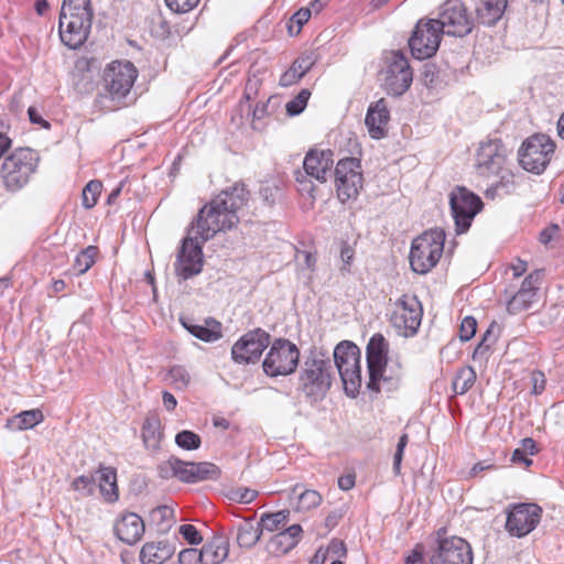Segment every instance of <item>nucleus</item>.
Instances as JSON below:
<instances>
[{
  "instance_id": "1",
  "label": "nucleus",
  "mask_w": 564,
  "mask_h": 564,
  "mask_svg": "<svg viewBox=\"0 0 564 564\" xmlns=\"http://www.w3.org/2000/svg\"><path fill=\"white\" fill-rule=\"evenodd\" d=\"M250 199V192L242 182H236L223 189L208 204L204 205L192 224L191 232L205 242L217 232L230 230L239 223L238 213Z\"/></svg>"
},
{
  "instance_id": "2",
  "label": "nucleus",
  "mask_w": 564,
  "mask_h": 564,
  "mask_svg": "<svg viewBox=\"0 0 564 564\" xmlns=\"http://www.w3.org/2000/svg\"><path fill=\"white\" fill-rule=\"evenodd\" d=\"M94 11L90 0H64L59 13V37L69 48L80 47L88 39Z\"/></svg>"
},
{
  "instance_id": "3",
  "label": "nucleus",
  "mask_w": 564,
  "mask_h": 564,
  "mask_svg": "<svg viewBox=\"0 0 564 564\" xmlns=\"http://www.w3.org/2000/svg\"><path fill=\"white\" fill-rule=\"evenodd\" d=\"M446 234L441 228L423 231L412 240L409 261L411 269L420 274L430 272L441 260Z\"/></svg>"
},
{
  "instance_id": "4",
  "label": "nucleus",
  "mask_w": 564,
  "mask_h": 564,
  "mask_svg": "<svg viewBox=\"0 0 564 564\" xmlns=\"http://www.w3.org/2000/svg\"><path fill=\"white\" fill-rule=\"evenodd\" d=\"M35 153L28 148H19L4 158L0 166V178L8 192L22 189L36 170Z\"/></svg>"
},
{
  "instance_id": "5",
  "label": "nucleus",
  "mask_w": 564,
  "mask_h": 564,
  "mask_svg": "<svg viewBox=\"0 0 564 564\" xmlns=\"http://www.w3.org/2000/svg\"><path fill=\"white\" fill-rule=\"evenodd\" d=\"M556 150L555 141L545 133H533L525 138L518 150L520 166L532 174H542L551 163Z\"/></svg>"
},
{
  "instance_id": "6",
  "label": "nucleus",
  "mask_w": 564,
  "mask_h": 564,
  "mask_svg": "<svg viewBox=\"0 0 564 564\" xmlns=\"http://www.w3.org/2000/svg\"><path fill=\"white\" fill-rule=\"evenodd\" d=\"M333 366L330 360L306 358L299 377L300 391L312 401L325 398L332 386Z\"/></svg>"
},
{
  "instance_id": "7",
  "label": "nucleus",
  "mask_w": 564,
  "mask_h": 564,
  "mask_svg": "<svg viewBox=\"0 0 564 564\" xmlns=\"http://www.w3.org/2000/svg\"><path fill=\"white\" fill-rule=\"evenodd\" d=\"M334 359L346 393L355 397L361 386L360 350L355 344L343 341L335 347Z\"/></svg>"
},
{
  "instance_id": "8",
  "label": "nucleus",
  "mask_w": 564,
  "mask_h": 564,
  "mask_svg": "<svg viewBox=\"0 0 564 564\" xmlns=\"http://www.w3.org/2000/svg\"><path fill=\"white\" fill-rule=\"evenodd\" d=\"M335 189L341 203L356 200L364 187L361 162L357 158L340 159L335 166Z\"/></svg>"
},
{
  "instance_id": "9",
  "label": "nucleus",
  "mask_w": 564,
  "mask_h": 564,
  "mask_svg": "<svg viewBox=\"0 0 564 564\" xmlns=\"http://www.w3.org/2000/svg\"><path fill=\"white\" fill-rule=\"evenodd\" d=\"M300 349L285 338L275 339L262 362L263 371L269 377L289 376L299 365Z\"/></svg>"
},
{
  "instance_id": "10",
  "label": "nucleus",
  "mask_w": 564,
  "mask_h": 564,
  "mask_svg": "<svg viewBox=\"0 0 564 564\" xmlns=\"http://www.w3.org/2000/svg\"><path fill=\"white\" fill-rule=\"evenodd\" d=\"M138 77L137 67L129 61H113L102 72V86L109 97L124 98L133 87Z\"/></svg>"
},
{
  "instance_id": "11",
  "label": "nucleus",
  "mask_w": 564,
  "mask_h": 564,
  "mask_svg": "<svg viewBox=\"0 0 564 564\" xmlns=\"http://www.w3.org/2000/svg\"><path fill=\"white\" fill-rule=\"evenodd\" d=\"M443 34L445 32L436 20H419L409 39V46L413 57L422 61L434 56L440 47Z\"/></svg>"
},
{
  "instance_id": "12",
  "label": "nucleus",
  "mask_w": 564,
  "mask_h": 564,
  "mask_svg": "<svg viewBox=\"0 0 564 564\" xmlns=\"http://www.w3.org/2000/svg\"><path fill=\"white\" fill-rule=\"evenodd\" d=\"M449 205L458 235L470 228L475 216L484 207L480 197L464 186H456L451 192Z\"/></svg>"
},
{
  "instance_id": "13",
  "label": "nucleus",
  "mask_w": 564,
  "mask_h": 564,
  "mask_svg": "<svg viewBox=\"0 0 564 564\" xmlns=\"http://www.w3.org/2000/svg\"><path fill=\"white\" fill-rule=\"evenodd\" d=\"M387 67L383 70V85L388 94L400 96L411 86L413 72L409 59L400 51H392L386 57Z\"/></svg>"
},
{
  "instance_id": "14",
  "label": "nucleus",
  "mask_w": 564,
  "mask_h": 564,
  "mask_svg": "<svg viewBox=\"0 0 564 564\" xmlns=\"http://www.w3.org/2000/svg\"><path fill=\"white\" fill-rule=\"evenodd\" d=\"M423 310L415 295L403 294L393 305L392 326L403 336H412L421 325Z\"/></svg>"
},
{
  "instance_id": "15",
  "label": "nucleus",
  "mask_w": 564,
  "mask_h": 564,
  "mask_svg": "<svg viewBox=\"0 0 564 564\" xmlns=\"http://www.w3.org/2000/svg\"><path fill=\"white\" fill-rule=\"evenodd\" d=\"M200 239L196 234L188 231V236L182 240L174 263L175 274L182 280H188L203 270L204 256Z\"/></svg>"
},
{
  "instance_id": "16",
  "label": "nucleus",
  "mask_w": 564,
  "mask_h": 564,
  "mask_svg": "<svg viewBox=\"0 0 564 564\" xmlns=\"http://www.w3.org/2000/svg\"><path fill=\"white\" fill-rule=\"evenodd\" d=\"M270 339V334L261 328L247 332L232 345V360L239 365L256 364L269 347Z\"/></svg>"
},
{
  "instance_id": "17",
  "label": "nucleus",
  "mask_w": 564,
  "mask_h": 564,
  "mask_svg": "<svg viewBox=\"0 0 564 564\" xmlns=\"http://www.w3.org/2000/svg\"><path fill=\"white\" fill-rule=\"evenodd\" d=\"M435 20L447 35L465 36L473 30V20L459 0H447L441 7L440 18Z\"/></svg>"
},
{
  "instance_id": "18",
  "label": "nucleus",
  "mask_w": 564,
  "mask_h": 564,
  "mask_svg": "<svg viewBox=\"0 0 564 564\" xmlns=\"http://www.w3.org/2000/svg\"><path fill=\"white\" fill-rule=\"evenodd\" d=\"M506 159L507 150L501 140L481 142L476 152V172L486 178L496 176L503 169Z\"/></svg>"
},
{
  "instance_id": "19",
  "label": "nucleus",
  "mask_w": 564,
  "mask_h": 564,
  "mask_svg": "<svg viewBox=\"0 0 564 564\" xmlns=\"http://www.w3.org/2000/svg\"><path fill=\"white\" fill-rule=\"evenodd\" d=\"M434 564H473L469 543L459 536H441L437 532V549L432 557Z\"/></svg>"
},
{
  "instance_id": "20",
  "label": "nucleus",
  "mask_w": 564,
  "mask_h": 564,
  "mask_svg": "<svg viewBox=\"0 0 564 564\" xmlns=\"http://www.w3.org/2000/svg\"><path fill=\"white\" fill-rule=\"evenodd\" d=\"M542 509L535 503H518L507 512L506 530L517 538H523L539 524Z\"/></svg>"
},
{
  "instance_id": "21",
  "label": "nucleus",
  "mask_w": 564,
  "mask_h": 564,
  "mask_svg": "<svg viewBox=\"0 0 564 564\" xmlns=\"http://www.w3.org/2000/svg\"><path fill=\"white\" fill-rule=\"evenodd\" d=\"M389 343L382 334H375L367 345L368 388L380 391V382L388 365Z\"/></svg>"
},
{
  "instance_id": "22",
  "label": "nucleus",
  "mask_w": 564,
  "mask_h": 564,
  "mask_svg": "<svg viewBox=\"0 0 564 564\" xmlns=\"http://www.w3.org/2000/svg\"><path fill=\"white\" fill-rule=\"evenodd\" d=\"M542 276V271L535 270L524 278L519 291L507 303L509 313L518 314L531 307L536 300Z\"/></svg>"
},
{
  "instance_id": "23",
  "label": "nucleus",
  "mask_w": 564,
  "mask_h": 564,
  "mask_svg": "<svg viewBox=\"0 0 564 564\" xmlns=\"http://www.w3.org/2000/svg\"><path fill=\"white\" fill-rule=\"evenodd\" d=\"M333 163L334 153L332 150L311 149L304 158L303 169L307 176L319 183H325Z\"/></svg>"
},
{
  "instance_id": "24",
  "label": "nucleus",
  "mask_w": 564,
  "mask_h": 564,
  "mask_svg": "<svg viewBox=\"0 0 564 564\" xmlns=\"http://www.w3.org/2000/svg\"><path fill=\"white\" fill-rule=\"evenodd\" d=\"M113 531L120 541L133 545L142 539L145 524L139 514L134 512H123L116 520Z\"/></svg>"
},
{
  "instance_id": "25",
  "label": "nucleus",
  "mask_w": 564,
  "mask_h": 564,
  "mask_svg": "<svg viewBox=\"0 0 564 564\" xmlns=\"http://www.w3.org/2000/svg\"><path fill=\"white\" fill-rule=\"evenodd\" d=\"M389 120L390 112L383 98L371 104L365 119L370 137L373 139L384 138Z\"/></svg>"
},
{
  "instance_id": "26",
  "label": "nucleus",
  "mask_w": 564,
  "mask_h": 564,
  "mask_svg": "<svg viewBox=\"0 0 564 564\" xmlns=\"http://www.w3.org/2000/svg\"><path fill=\"white\" fill-rule=\"evenodd\" d=\"M302 532L303 530L300 524L290 525L269 540L268 552L273 556L285 555L299 544Z\"/></svg>"
},
{
  "instance_id": "27",
  "label": "nucleus",
  "mask_w": 564,
  "mask_h": 564,
  "mask_svg": "<svg viewBox=\"0 0 564 564\" xmlns=\"http://www.w3.org/2000/svg\"><path fill=\"white\" fill-rule=\"evenodd\" d=\"M180 321L189 334L203 341L214 343L223 337V325L215 318H206L203 324H195L186 318Z\"/></svg>"
},
{
  "instance_id": "28",
  "label": "nucleus",
  "mask_w": 564,
  "mask_h": 564,
  "mask_svg": "<svg viewBox=\"0 0 564 564\" xmlns=\"http://www.w3.org/2000/svg\"><path fill=\"white\" fill-rule=\"evenodd\" d=\"M174 552V545L167 541H150L141 547L139 558L142 564H163Z\"/></svg>"
},
{
  "instance_id": "29",
  "label": "nucleus",
  "mask_w": 564,
  "mask_h": 564,
  "mask_svg": "<svg viewBox=\"0 0 564 564\" xmlns=\"http://www.w3.org/2000/svg\"><path fill=\"white\" fill-rule=\"evenodd\" d=\"M229 553V543L223 536H214L200 549V564H220Z\"/></svg>"
},
{
  "instance_id": "30",
  "label": "nucleus",
  "mask_w": 564,
  "mask_h": 564,
  "mask_svg": "<svg viewBox=\"0 0 564 564\" xmlns=\"http://www.w3.org/2000/svg\"><path fill=\"white\" fill-rule=\"evenodd\" d=\"M97 474L98 486L102 498L107 502H116L119 499L116 468L100 466L97 470Z\"/></svg>"
},
{
  "instance_id": "31",
  "label": "nucleus",
  "mask_w": 564,
  "mask_h": 564,
  "mask_svg": "<svg viewBox=\"0 0 564 564\" xmlns=\"http://www.w3.org/2000/svg\"><path fill=\"white\" fill-rule=\"evenodd\" d=\"M314 61L310 55L297 57L291 66L280 76L279 85L290 87L299 83L305 74L312 68Z\"/></svg>"
},
{
  "instance_id": "32",
  "label": "nucleus",
  "mask_w": 564,
  "mask_h": 564,
  "mask_svg": "<svg viewBox=\"0 0 564 564\" xmlns=\"http://www.w3.org/2000/svg\"><path fill=\"white\" fill-rule=\"evenodd\" d=\"M507 0H479L476 17L484 25H494L502 17Z\"/></svg>"
},
{
  "instance_id": "33",
  "label": "nucleus",
  "mask_w": 564,
  "mask_h": 564,
  "mask_svg": "<svg viewBox=\"0 0 564 564\" xmlns=\"http://www.w3.org/2000/svg\"><path fill=\"white\" fill-rule=\"evenodd\" d=\"M141 436L147 448H159L163 438V429L159 415L151 414L145 417L142 425Z\"/></svg>"
},
{
  "instance_id": "34",
  "label": "nucleus",
  "mask_w": 564,
  "mask_h": 564,
  "mask_svg": "<svg viewBox=\"0 0 564 564\" xmlns=\"http://www.w3.org/2000/svg\"><path fill=\"white\" fill-rule=\"evenodd\" d=\"M263 532L261 525L254 524L252 520H246L238 528L237 542L239 546L250 549L258 543Z\"/></svg>"
},
{
  "instance_id": "35",
  "label": "nucleus",
  "mask_w": 564,
  "mask_h": 564,
  "mask_svg": "<svg viewBox=\"0 0 564 564\" xmlns=\"http://www.w3.org/2000/svg\"><path fill=\"white\" fill-rule=\"evenodd\" d=\"M191 469L193 482L216 480L221 475L220 468L209 462L192 463Z\"/></svg>"
},
{
  "instance_id": "36",
  "label": "nucleus",
  "mask_w": 564,
  "mask_h": 564,
  "mask_svg": "<svg viewBox=\"0 0 564 564\" xmlns=\"http://www.w3.org/2000/svg\"><path fill=\"white\" fill-rule=\"evenodd\" d=\"M44 421V414L40 409L22 411L14 415L11 423L20 431L29 430Z\"/></svg>"
},
{
  "instance_id": "37",
  "label": "nucleus",
  "mask_w": 564,
  "mask_h": 564,
  "mask_svg": "<svg viewBox=\"0 0 564 564\" xmlns=\"http://www.w3.org/2000/svg\"><path fill=\"white\" fill-rule=\"evenodd\" d=\"M476 381V372L473 367H463L457 370L453 380V390L457 394L466 393Z\"/></svg>"
},
{
  "instance_id": "38",
  "label": "nucleus",
  "mask_w": 564,
  "mask_h": 564,
  "mask_svg": "<svg viewBox=\"0 0 564 564\" xmlns=\"http://www.w3.org/2000/svg\"><path fill=\"white\" fill-rule=\"evenodd\" d=\"M99 249L96 246H88L82 250L74 260V269L78 274L86 273L96 262Z\"/></svg>"
},
{
  "instance_id": "39",
  "label": "nucleus",
  "mask_w": 564,
  "mask_h": 564,
  "mask_svg": "<svg viewBox=\"0 0 564 564\" xmlns=\"http://www.w3.org/2000/svg\"><path fill=\"white\" fill-rule=\"evenodd\" d=\"M290 517L289 510H280L276 512H268L263 513L260 518L259 524L263 530L268 532L278 531L281 527H283Z\"/></svg>"
},
{
  "instance_id": "40",
  "label": "nucleus",
  "mask_w": 564,
  "mask_h": 564,
  "mask_svg": "<svg viewBox=\"0 0 564 564\" xmlns=\"http://www.w3.org/2000/svg\"><path fill=\"white\" fill-rule=\"evenodd\" d=\"M192 462H183L176 457H171L163 468H169L174 477L183 482H193Z\"/></svg>"
},
{
  "instance_id": "41",
  "label": "nucleus",
  "mask_w": 564,
  "mask_h": 564,
  "mask_svg": "<svg viewBox=\"0 0 564 564\" xmlns=\"http://www.w3.org/2000/svg\"><path fill=\"white\" fill-rule=\"evenodd\" d=\"M102 192V183L99 180L89 181L82 193V203L86 209H90L98 203Z\"/></svg>"
},
{
  "instance_id": "42",
  "label": "nucleus",
  "mask_w": 564,
  "mask_h": 564,
  "mask_svg": "<svg viewBox=\"0 0 564 564\" xmlns=\"http://www.w3.org/2000/svg\"><path fill=\"white\" fill-rule=\"evenodd\" d=\"M323 501L322 495L317 490L307 489L300 496L296 505L297 511H308L317 508Z\"/></svg>"
},
{
  "instance_id": "43",
  "label": "nucleus",
  "mask_w": 564,
  "mask_h": 564,
  "mask_svg": "<svg viewBox=\"0 0 564 564\" xmlns=\"http://www.w3.org/2000/svg\"><path fill=\"white\" fill-rule=\"evenodd\" d=\"M170 383L177 390H184L191 382L188 371L182 366H173L167 373Z\"/></svg>"
},
{
  "instance_id": "44",
  "label": "nucleus",
  "mask_w": 564,
  "mask_h": 564,
  "mask_svg": "<svg viewBox=\"0 0 564 564\" xmlns=\"http://www.w3.org/2000/svg\"><path fill=\"white\" fill-rule=\"evenodd\" d=\"M175 443L183 449L193 451L200 446V436L193 431L184 430L176 434Z\"/></svg>"
},
{
  "instance_id": "45",
  "label": "nucleus",
  "mask_w": 564,
  "mask_h": 564,
  "mask_svg": "<svg viewBox=\"0 0 564 564\" xmlns=\"http://www.w3.org/2000/svg\"><path fill=\"white\" fill-rule=\"evenodd\" d=\"M151 518L152 521L164 530L172 525L174 520V510L167 506H160L152 510Z\"/></svg>"
},
{
  "instance_id": "46",
  "label": "nucleus",
  "mask_w": 564,
  "mask_h": 564,
  "mask_svg": "<svg viewBox=\"0 0 564 564\" xmlns=\"http://www.w3.org/2000/svg\"><path fill=\"white\" fill-rule=\"evenodd\" d=\"M311 18V10L308 8H301L290 19L288 31L290 35H297L303 25L308 22Z\"/></svg>"
},
{
  "instance_id": "47",
  "label": "nucleus",
  "mask_w": 564,
  "mask_h": 564,
  "mask_svg": "<svg viewBox=\"0 0 564 564\" xmlns=\"http://www.w3.org/2000/svg\"><path fill=\"white\" fill-rule=\"evenodd\" d=\"M310 97L311 91L308 89H302L292 100L286 104V112L290 116L300 115L305 109Z\"/></svg>"
},
{
  "instance_id": "48",
  "label": "nucleus",
  "mask_w": 564,
  "mask_h": 564,
  "mask_svg": "<svg viewBox=\"0 0 564 564\" xmlns=\"http://www.w3.org/2000/svg\"><path fill=\"white\" fill-rule=\"evenodd\" d=\"M258 497V491L247 487L231 489L228 498L235 502L248 505Z\"/></svg>"
},
{
  "instance_id": "49",
  "label": "nucleus",
  "mask_w": 564,
  "mask_h": 564,
  "mask_svg": "<svg viewBox=\"0 0 564 564\" xmlns=\"http://www.w3.org/2000/svg\"><path fill=\"white\" fill-rule=\"evenodd\" d=\"M262 86V80L256 75H249L242 98L247 101L256 100L259 94V90Z\"/></svg>"
},
{
  "instance_id": "50",
  "label": "nucleus",
  "mask_w": 564,
  "mask_h": 564,
  "mask_svg": "<svg viewBox=\"0 0 564 564\" xmlns=\"http://www.w3.org/2000/svg\"><path fill=\"white\" fill-rule=\"evenodd\" d=\"M477 329V322L471 316H466L459 326V338L464 341L471 339Z\"/></svg>"
},
{
  "instance_id": "51",
  "label": "nucleus",
  "mask_w": 564,
  "mask_h": 564,
  "mask_svg": "<svg viewBox=\"0 0 564 564\" xmlns=\"http://www.w3.org/2000/svg\"><path fill=\"white\" fill-rule=\"evenodd\" d=\"M167 8L176 13H186L193 10L200 0H164Z\"/></svg>"
},
{
  "instance_id": "52",
  "label": "nucleus",
  "mask_w": 564,
  "mask_h": 564,
  "mask_svg": "<svg viewBox=\"0 0 564 564\" xmlns=\"http://www.w3.org/2000/svg\"><path fill=\"white\" fill-rule=\"evenodd\" d=\"M178 533L189 544H199L202 542V540H203L199 531L193 524H182L178 528Z\"/></svg>"
},
{
  "instance_id": "53",
  "label": "nucleus",
  "mask_w": 564,
  "mask_h": 564,
  "mask_svg": "<svg viewBox=\"0 0 564 564\" xmlns=\"http://www.w3.org/2000/svg\"><path fill=\"white\" fill-rule=\"evenodd\" d=\"M324 551H327V556L330 554L332 556H335L336 560H340L347 555L346 544L344 541L338 539H333Z\"/></svg>"
},
{
  "instance_id": "54",
  "label": "nucleus",
  "mask_w": 564,
  "mask_h": 564,
  "mask_svg": "<svg viewBox=\"0 0 564 564\" xmlns=\"http://www.w3.org/2000/svg\"><path fill=\"white\" fill-rule=\"evenodd\" d=\"M200 563V550L185 549L178 553V564H195Z\"/></svg>"
},
{
  "instance_id": "55",
  "label": "nucleus",
  "mask_w": 564,
  "mask_h": 564,
  "mask_svg": "<svg viewBox=\"0 0 564 564\" xmlns=\"http://www.w3.org/2000/svg\"><path fill=\"white\" fill-rule=\"evenodd\" d=\"M424 545L415 544L413 550L405 556L404 564H423L424 563Z\"/></svg>"
},
{
  "instance_id": "56",
  "label": "nucleus",
  "mask_w": 564,
  "mask_h": 564,
  "mask_svg": "<svg viewBox=\"0 0 564 564\" xmlns=\"http://www.w3.org/2000/svg\"><path fill=\"white\" fill-rule=\"evenodd\" d=\"M94 479L88 476H79L72 482V488L76 491L86 490L90 492L93 489Z\"/></svg>"
},
{
  "instance_id": "57",
  "label": "nucleus",
  "mask_w": 564,
  "mask_h": 564,
  "mask_svg": "<svg viewBox=\"0 0 564 564\" xmlns=\"http://www.w3.org/2000/svg\"><path fill=\"white\" fill-rule=\"evenodd\" d=\"M355 257V249L347 242H343L340 248V258L345 264V270L349 271V267Z\"/></svg>"
},
{
  "instance_id": "58",
  "label": "nucleus",
  "mask_w": 564,
  "mask_h": 564,
  "mask_svg": "<svg viewBox=\"0 0 564 564\" xmlns=\"http://www.w3.org/2000/svg\"><path fill=\"white\" fill-rule=\"evenodd\" d=\"M278 192L276 186L265 185L260 189V196L267 203L268 206H272L275 200V194Z\"/></svg>"
},
{
  "instance_id": "59",
  "label": "nucleus",
  "mask_w": 564,
  "mask_h": 564,
  "mask_svg": "<svg viewBox=\"0 0 564 564\" xmlns=\"http://www.w3.org/2000/svg\"><path fill=\"white\" fill-rule=\"evenodd\" d=\"M531 380L533 382V392L535 394H540L545 389V378L544 375L540 371H534L531 375Z\"/></svg>"
},
{
  "instance_id": "60",
  "label": "nucleus",
  "mask_w": 564,
  "mask_h": 564,
  "mask_svg": "<svg viewBox=\"0 0 564 564\" xmlns=\"http://www.w3.org/2000/svg\"><path fill=\"white\" fill-rule=\"evenodd\" d=\"M356 485V475L354 473H349L346 475H343L338 478V487L344 490L348 491L352 489Z\"/></svg>"
},
{
  "instance_id": "61",
  "label": "nucleus",
  "mask_w": 564,
  "mask_h": 564,
  "mask_svg": "<svg viewBox=\"0 0 564 564\" xmlns=\"http://www.w3.org/2000/svg\"><path fill=\"white\" fill-rule=\"evenodd\" d=\"M28 115H29V119L32 123L34 124H39L40 127L42 128H50V123L42 118L41 113L39 112V110L35 108V107H30L28 109Z\"/></svg>"
},
{
  "instance_id": "62",
  "label": "nucleus",
  "mask_w": 564,
  "mask_h": 564,
  "mask_svg": "<svg viewBox=\"0 0 564 564\" xmlns=\"http://www.w3.org/2000/svg\"><path fill=\"white\" fill-rule=\"evenodd\" d=\"M268 101L257 102L252 110V120H261L269 115L268 111Z\"/></svg>"
},
{
  "instance_id": "63",
  "label": "nucleus",
  "mask_w": 564,
  "mask_h": 564,
  "mask_svg": "<svg viewBox=\"0 0 564 564\" xmlns=\"http://www.w3.org/2000/svg\"><path fill=\"white\" fill-rule=\"evenodd\" d=\"M509 270L512 272L513 278H520L528 270V263L521 259H518L516 262L511 263Z\"/></svg>"
},
{
  "instance_id": "64",
  "label": "nucleus",
  "mask_w": 564,
  "mask_h": 564,
  "mask_svg": "<svg viewBox=\"0 0 564 564\" xmlns=\"http://www.w3.org/2000/svg\"><path fill=\"white\" fill-rule=\"evenodd\" d=\"M520 451L527 455H534L538 453V446L533 438H524L521 441Z\"/></svg>"
}]
</instances>
